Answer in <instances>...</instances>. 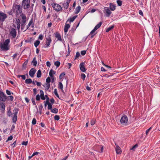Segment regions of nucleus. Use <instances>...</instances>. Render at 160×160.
I'll use <instances>...</instances> for the list:
<instances>
[{
    "instance_id": "nucleus-44",
    "label": "nucleus",
    "mask_w": 160,
    "mask_h": 160,
    "mask_svg": "<svg viewBox=\"0 0 160 160\" xmlns=\"http://www.w3.org/2000/svg\"><path fill=\"white\" fill-rule=\"evenodd\" d=\"M36 99L37 101H39L40 100V96L39 94H38L36 95Z\"/></svg>"
},
{
    "instance_id": "nucleus-42",
    "label": "nucleus",
    "mask_w": 160,
    "mask_h": 160,
    "mask_svg": "<svg viewBox=\"0 0 160 160\" xmlns=\"http://www.w3.org/2000/svg\"><path fill=\"white\" fill-rule=\"evenodd\" d=\"M32 103L34 105H35V107L37 108V107L36 105V104L35 100L33 98H32Z\"/></svg>"
},
{
    "instance_id": "nucleus-20",
    "label": "nucleus",
    "mask_w": 160,
    "mask_h": 160,
    "mask_svg": "<svg viewBox=\"0 0 160 160\" xmlns=\"http://www.w3.org/2000/svg\"><path fill=\"white\" fill-rule=\"evenodd\" d=\"M96 29L94 28L91 31L90 33V35H91V38H92L96 34V33L92 35L97 30Z\"/></svg>"
},
{
    "instance_id": "nucleus-5",
    "label": "nucleus",
    "mask_w": 160,
    "mask_h": 160,
    "mask_svg": "<svg viewBox=\"0 0 160 160\" xmlns=\"http://www.w3.org/2000/svg\"><path fill=\"white\" fill-rule=\"evenodd\" d=\"M7 17V16L6 14L0 12V22H3Z\"/></svg>"
},
{
    "instance_id": "nucleus-62",
    "label": "nucleus",
    "mask_w": 160,
    "mask_h": 160,
    "mask_svg": "<svg viewBox=\"0 0 160 160\" xmlns=\"http://www.w3.org/2000/svg\"><path fill=\"white\" fill-rule=\"evenodd\" d=\"M50 101L52 103H54L55 102L54 99L52 98L50 100Z\"/></svg>"
},
{
    "instance_id": "nucleus-35",
    "label": "nucleus",
    "mask_w": 160,
    "mask_h": 160,
    "mask_svg": "<svg viewBox=\"0 0 160 160\" xmlns=\"http://www.w3.org/2000/svg\"><path fill=\"white\" fill-rule=\"evenodd\" d=\"M28 62V60H27L23 63L22 67L23 68H26V66Z\"/></svg>"
},
{
    "instance_id": "nucleus-36",
    "label": "nucleus",
    "mask_w": 160,
    "mask_h": 160,
    "mask_svg": "<svg viewBox=\"0 0 160 160\" xmlns=\"http://www.w3.org/2000/svg\"><path fill=\"white\" fill-rule=\"evenodd\" d=\"M77 16H73V17L70 18V22H72L76 18Z\"/></svg>"
},
{
    "instance_id": "nucleus-52",
    "label": "nucleus",
    "mask_w": 160,
    "mask_h": 160,
    "mask_svg": "<svg viewBox=\"0 0 160 160\" xmlns=\"http://www.w3.org/2000/svg\"><path fill=\"white\" fill-rule=\"evenodd\" d=\"M12 138H13L12 136H10L9 137H8V140L6 141V142H7L8 141L11 140H12Z\"/></svg>"
},
{
    "instance_id": "nucleus-22",
    "label": "nucleus",
    "mask_w": 160,
    "mask_h": 160,
    "mask_svg": "<svg viewBox=\"0 0 160 160\" xmlns=\"http://www.w3.org/2000/svg\"><path fill=\"white\" fill-rule=\"evenodd\" d=\"M32 63H33L34 66H36L37 64V61L36 60V58L35 57H34L33 60L32 61Z\"/></svg>"
},
{
    "instance_id": "nucleus-8",
    "label": "nucleus",
    "mask_w": 160,
    "mask_h": 160,
    "mask_svg": "<svg viewBox=\"0 0 160 160\" xmlns=\"http://www.w3.org/2000/svg\"><path fill=\"white\" fill-rule=\"evenodd\" d=\"M7 99V97L4 93L0 91V100L5 102Z\"/></svg>"
},
{
    "instance_id": "nucleus-53",
    "label": "nucleus",
    "mask_w": 160,
    "mask_h": 160,
    "mask_svg": "<svg viewBox=\"0 0 160 160\" xmlns=\"http://www.w3.org/2000/svg\"><path fill=\"white\" fill-rule=\"evenodd\" d=\"M95 123V120H92L91 121V124L92 125H93Z\"/></svg>"
},
{
    "instance_id": "nucleus-61",
    "label": "nucleus",
    "mask_w": 160,
    "mask_h": 160,
    "mask_svg": "<svg viewBox=\"0 0 160 160\" xmlns=\"http://www.w3.org/2000/svg\"><path fill=\"white\" fill-rule=\"evenodd\" d=\"M46 65L48 67H49L50 66L51 64L48 61L46 62Z\"/></svg>"
},
{
    "instance_id": "nucleus-59",
    "label": "nucleus",
    "mask_w": 160,
    "mask_h": 160,
    "mask_svg": "<svg viewBox=\"0 0 160 160\" xmlns=\"http://www.w3.org/2000/svg\"><path fill=\"white\" fill-rule=\"evenodd\" d=\"M6 93H7V94L8 95H10L11 94L10 91H9V90H6Z\"/></svg>"
},
{
    "instance_id": "nucleus-50",
    "label": "nucleus",
    "mask_w": 160,
    "mask_h": 160,
    "mask_svg": "<svg viewBox=\"0 0 160 160\" xmlns=\"http://www.w3.org/2000/svg\"><path fill=\"white\" fill-rule=\"evenodd\" d=\"M81 77L83 79V80H84L85 78L86 77L84 73H82L81 75Z\"/></svg>"
},
{
    "instance_id": "nucleus-30",
    "label": "nucleus",
    "mask_w": 160,
    "mask_h": 160,
    "mask_svg": "<svg viewBox=\"0 0 160 160\" xmlns=\"http://www.w3.org/2000/svg\"><path fill=\"white\" fill-rule=\"evenodd\" d=\"M15 23L17 25H20V21L19 19L17 18L16 19V21L15 22Z\"/></svg>"
},
{
    "instance_id": "nucleus-3",
    "label": "nucleus",
    "mask_w": 160,
    "mask_h": 160,
    "mask_svg": "<svg viewBox=\"0 0 160 160\" xmlns=\"http://www.w3.org/2000/svg\"><path fill=\"white\" fill-rule=\"evenodd\" d=\"M18 112V109H15L13 111V115L12 118V122L14 123H15L17 119V114Z\"/></svg>"
},
{
    "instance_id": "nucleus-60",
    "label": "nucleus",
    "mask_w": 160,
    "mask_h": 160,
    "mask_svg": "<svg viewBox=\"0 0 160 160\" xmlns=\"http://www.w3.org/2000/svg\"><path fill=\"white\" fill-rule=\"evenodd\" d=\"M139 14L140 15H142V16H143V12H142V10H140L139 11Z\"/></svg>"
},
{
    "instance_id": "nucleus-27",
    "label": "nucleus",
    "mask_w": 160,
    "mask_h": 160,
    "mask_svg": "<svg viewBox=\"0 0 160 160\" xmlns=\"http://www.w3.org/2000/svg\"><path fill=\"white\" fill-rule=\"evenodd\" d=\"M40 43V41L39 40H37L34 43V45L35 47L37 48L39 45Z\"/></svg>"
},
{
    "instance_id": "nucleus-10",
    "label": "nucleus",
    "mask_w": 160,
    "mask_h": 160,
    "mask_svg": "<svg viewBox=\"0 0 160 160\" xmlns=\"http://www.w3.org/2000/svg\"><path fill=\"white\" fill-rule=\"evenodd\" d=\"M79 66L80 69L82 72H85L86 71V69H85V67L84 62H82L81 63Z\"/></svg>"
},
{
    "instance_id": "nucleus-41",
    "label": "nucleus",
    "mask_w": 160,
    "mask_h": 160,
    "mask_svg": "<svg viewBox=\"0 0 160 160\" xmlns=\"http://www.w3.org/2000/svg\"><path fill=\"white\" fill-rule=\"evenodd\" d=\"M117 2L119 6H121L122 5V1L120 0H117Z\"/></svg>"
},
{
    "instance_id": "nucleus-23",
    "label": "nucleus",
    "mask_w": 160,
    "mask_h": 160,
    "mask_svg": "<svg viewBox=\"0 0 160 160\" xmlns=\"http://www.w3.org/2000/svg\"><path fill=\"white\" fill-rule=\"evenodd\" d=\"M81 9V7L80 6H78L75 9V13L78 14L80 11Z\"/></svg>"
},
{
    "instance_id": "nucleus-33",
    "label": "nucleus",
    "mask_w": 160,
    "mask_h": 160,
    "mask_svg": "<svg viewBox=\"0 0 160 160\" xmlns=\"http://www.w3.org/2000/svg\"><path fill=\"white\" fill-rule=\"evenodd\" d=\"M65 75V72H63L62 73H61V74L60 75V76H59L60 78V79L64 77Z\"/></svg>"
},
{
    "instance_id": "nucleus-25",
    "label": "nucleus",
    "mask_w": 160,
    "mask_h": 160,
    "mask_svg": "<svg viewBox=\"0 0 160 160\" xmlns=\"http://www.w3.org/2000/svg\"><path fill=\"white\" fill-rule=\"evenodd\" d=\"M32 82V79L30 78L26 79L25 81V82L28 84L31 83Z\"/></svg>"
},
{
    "instance_id": "nucleus-31",
    "label": "nucleus",
    "mask_w": 160,
    "mask_h": 160,
    "mask_svg": "<svg viewBox=\"0 0 160 160\" xmlns=\"http://www.w3.org/2000/svg\"><path fill=\"white\" fill-rule=\"evenodd\" d=\"M17 77L18 78H20V77H22V78L23 79V80H25V79H26V77H25V75H18L17 76Z\"/></svg>"
},
{
    "instance_id": "nucleus-40",
    "label": "nucleus",
    "mask_w": 160,
    "mask_h": 160,
    "mask_svg": "<svg viewBox=\"0 0 160 160\" xmlns=\"http://www.w3.org/2000/svg\"><path fill=\"white\" fill-rule=\"evenodd\" d=\"M0 104L2 108L4 109L5 108V105L4 104L3 102H1L0 103Z\"/></svg>"
},
{
    "instance_id": "nucleus-7",
    "label": "nucleus",
    "mask_w": 160,
    "mask_h": 160,
    "mask_svg": "<svg viewBox=\"0 0 160 160\" xmlns=\"http://www.w3.org/2000/svg\"><path fill=\"white\" fill-rule=\"evenodd\" d=\"M10 35L12 36L13 38H15L16 36L17 32L14 28H11L9 31Z\"/></svg>"
},
{
    "instance_id": "nucleus-63",
    "label": "nucleus",
    "mask_w": 160,
    "mask_h": 160,
    "mask_svg": "<svg viewBox=\"0 0 160 160\" xmlns=\"http://www.w3.org/2000/svg\"><path fill=\"white\" fill-rule=\"evenodd\" d=\"M39 153V152H34L32 155V156H34L35 155H38V154Z\"/></svg>"
},
{
    "instance_id": "nucleus-34",
    "label": "nucleus",
    "mask_w": 160,
    "mask_h": 160,
    "mask_svg": "<svg viewBox=\"0 0 160 160\" xmlns=\"http://www.w3.org/2000/svg\"><path fill=\"white\" fill-rule=\"evenodd\" d=\"M51 112L54 113H57L58 112V109L57 108H54L51 110Z\"/></svg>"
},
{
    "instance_id": "nucleus-4",
    "label": "nucleus",
    "mask_w": 160,
    "mask_h": 160,
    "mask_svg": "<svg viewBox=\"0 0 160 160\" xmlns=\"http://www.w3.org/2000/svg\"><path fill=\"white\" fill-rule=\"evenodd\" d=\"M52 6L54 9L57 11H59L62 9V7L58 4L55 3H53Z\"/></svg>"
},
{
    "instance_id": "nucleus-54",
    "label": "nucleus",
    "mask_w": 160,
    "mask_h": 160,
    "mask_svg": "<svg viewBox=\"0 0 160 160\" xmlns=\"http://www.w3.org/2000/svg\"><path fill=\"white\" fill-rule=\"evenodd\" d=\"M48 109H51L52 108V106L51 104V103L49 104L48 105Z\"/></svg>"
},
{
    "instance_id": "nucleus-55",
    "label": "nucleus",
    "mask_w": 160,
    "mask_h": 160,
    "mask_svg": "<svg viewBox=\"0 0 160 160\" xmlns=\"http://www.w3.org/2000/svg\"><path fill=\"white\" fill-rule=\"evenodd\" d=\"M43 38V35H42V34H40V35H39V37H38V39L41 40H42Z\"/></svg>"
},
{
    "instance_id": "nucleus-13",
    "label": "nucleus",
    "mask_w": 160,
    "mask_h": 160,
    "mask_svg": "<svg viewBox=\"0 0 160 160\" xmlns=\"http://www.w3.org/2000/svg\"><path fill=\"white\" fill-rule=\"evenodd\" d=\"M21 16L22 19V25H23L25 24L26 22V17L24 14L23 13L21 14Z\"/></svg>"
},
{
    "instance_id": "nucleus-21",
    "label": "nucleus",
    "mask_w": 160,
    "mask_h": 160,
    "mask_svg": "<svg viewBox=\"0 0 160 160\" xmlns=\"http://www.w3.org/2000/svg\"><path fill=\"white\" fill-rule=\"evenodd\" d=\"M55 74V72L53 71L52 69H51L50 70L49 73V75L51 77H53V74Z\"/></svg>"
},
{
    "instance_id": "nucleus-18",
    "label": "nucleus",
    "mask_w": 160,
    "mask_h": 160,
    "mask_svg": "<svg viewBox=\"0 0 160 160\" xmlns=\"http://www.w3.org/2000/svg\"><path fill=\"white\" fill-rule=\"evenodd\" d=\"M105 11L106 13V16L108 17H109L110 14H111L112 12L108 8L106 9L105 10Z\"/></svg>"
},
{
    "instance_id": "nucleus-57",
    "label": "nucleus",
    "mask_w": 160,
    "mask_h": 160,
    "mask_svg": "<svg viewBox=\"0 0 160 160\" xmlns=\"http://www.w3.org/2000/svg\"><path fill=\"white\" fill-rule=\"evenodd\" d=\"M41 99L43 100H45V97L44 96V95H42L40 96Z\"/></svg>"
},
{
    "instance_id": "nucleus-32",
    "label": "nucleus",
    "mask_w": 160,
    "mask_h": 160,
    "mask_svg": "<svg viewBox=\"0 0 160 160\" xmlns=\"http://www.w3.org/2000/svg\"><path fill=\"white\" fill-rule=\"evenodd\" d=\"M46 90H48L49 89L50 87V84L49 83H46Z\"/></svg>"
},
{
    "instance_id": "nucleus-9",
    "label": "nucleus",
    "mask_w": 160,
    "mask_h": 160,
    "mask_svg": "<svg viewBox=\"0 0 160 160\" xmlns=\"http://www.w3.org/2000/svg\"><path fill=\"white\" fill-rule=\"evenodd\" d=\"M120 122L122 124L126 123L128 122V118L127 116L125 115L123 116L120 119Z\"/></svg>"
},
{
    "instance_id": "nucleus-12",
    "label": "nucleus",
    "mask_w": 160,
    "mask_h": 160,
    "mask_svg": "<svg viewBox=\"0 0 160 160\" xmlns=\"http://www.w3.org/2000/svg\"><path fill=\"white\" fill-rule=\"evenodd\" d=\"M36 72V70H35L33 68H32L29 72V75L31 77H33L34 75Z\"/></svg>"
},
{
    "instance_id": "nucleus-45",
    "label": "nucleus",
    "mask_w": 160,
    "mask_h": 160,
    "mask_svg": "<svg viewBox=\"0 0 160 160\" xmlns=\"http://www.w3.org/2000/svg\"><path fill=\"white\" fill-rule=\"evenodd\" d=\"M80 55V53L78 52H77L75 57V59H76L77 58H78Z\"/></svg>"
},
{
    "instance_id": "nucleus-49",
    "label": "nucleus",
    "mask_w": 160,
    "mask_h": 160,
    "mask_svg": "<svg viewBox=\"0 0 160 160\" xmlns=\"http://www.w3.org/2000/svg\"><path fill=\"white\" fill-rule=\"evenodd\" d=\"M86 52V50H83L82 51H81V53L82 55H84Z\"/></svg>"
},
{
    "instance_id": "nucleus-51",
    "label": "nucleus",
    "mask_w": 160,
    "mask_h": 160,
    "mask_svg": "<svg viewBox=\"0 0 160 160\" xmlns=\"http://www.w3.org/2000/svg\"><path fill=\"white\" fill-rule=\"evenodd\" d=\"M28 143V141H26V142L23 141V142H22V145H25V146H26V145H27Z\"/></svg>"
},
{
    "instance_id": "nucleus-1",
    "label": "nucleus",
    "mask_w": 160,
    "mask_h": 160,
    "mask_svg": "<svg viewBox=\"0 0 160 160\" xmlns=\"http://www.w3.org/2000/svg\"><path fill=\"white\" fill-rule=\"evenodd\" d=\"M10 42L9 39H7L5 40L4 43L1 44V50L2 51H7L9 49L8 45Z\"/></svg>"
},
{
    "instance_id": "nucleus-56",
    "label": "nucleus",
    "mask_w": 160,
    "mask_h": 160,
    "mask_svg": "<svg viewBox=\"0 0 160 160\" xmlns=\"http://www.w3.org/2000/svg\"><path fill=\"white\" fill-rule=\"evenodd\" d=\"M151 128H152V127H150L149 129H147L146 130V135H147L148 134L149 132L151 129Z\"/></svg>"
},
{
    "instance_id": "nucleus-58",
    "label": "nucleus",
    "mask_w": 160,
    "mask_h": 160,
    "mask_svg": "<svg viewBox=\"0 0 160 160\" xmlns=\"http://www.w3.org/2000/svg\"><path fill=\"white\" fill-rule=\"evenodd\" d=\"M32 23V19L30 20V21L29 22V23L28 24V27H30Z\"/></svg>"
},
{
    "instance_id": "nucleus-14",
    "label": "nucleus",
    "mask_w": 160,
    "mask_h": 160,
    "mask_svg": "<svg viewBox=\"0 0 160 160\" xmlns=\"http://www.w3.org/2000/svg\"><path fill=\"white\" fill-rule=\"evenodd\" d=\"M115 144L116 145L115 150L117 154H120L122 152L121 148L118 145H117L116 143H115Z\"/></svg>"
},
{
    "instance_id": "nucleus-48",
    "label": "nucleus",
    "mask_w": 160,
    "mask_h": 160,
    "mask_svg": "<svg viewBox=\"0 0 160 160\" xmlns=\"http://www.w3.org/2000/svg\"><path fill=\"white\" fill-rule=\"evenodd\" d=\"M36 120L35 118H34L32 120V124L33 125H35L36 124Z\"/></svg>"
},
{
    "instance_id": "nucleus-26",
    "label": "nucleus",
    "mask_w": 160,
    "mask_h": 160,
    "mask_svg": "<svg viewBox=\"0 0 160 160\" xmlns=\"http://www.w3.org/2000/svg\"><path fill=\"white\" fill-rule=\"evenodd\" d=\"M42 73L41 71L40 70H38V72L37 73V78H40L41 76Z\"/></svg>"
},
{
    "instance_id": "nucleus-64",
    "label": "nucleus",
    "mask_w": 160,
    "mask_h": 160,
    "mask_svg": "<svg viewBox=\"0 0 160 160\" xmlns=\"http://www.w3.org/2000/svg\"><path fill=\"white\" fill-rule=\"evenodd\" d=\"M35 82H36L37 83V85L38 86H40L41 85V82H38L36 81Z\"/></svg>"
},
{
    "instance_id": "nucleus-17",
    "label": "nucleus",
    "mask_w": 160,
    "mask_h": 160,
    "mask_svg": "<svg viewBox=\"0 0 160 160\" xmlns=\"http://www.w3.org/2000/svg\"><path fill=\"white\" fill-rule=\"evenodd\" d=\"M109 5V8L110 10L112 11H114L116 8V6L112 3H110Z\"/></svg>"
},
{
    "instance_id": "nucleus-37",
    "label": "nucleus",
    "mask_w": 160,
    "mask_h": 160,
    "mask_svg": "<svg viewBox=\"0 0 160 160\" xmlns=\"http://www.w3.org/2000/svg\"><path fill=\"white\" fill-rule=\"evenodd\" d=\"M60 63L59 61H57L55 62H54V65L56 66L57 67H58L60 66Z\"/></svg>"
},
{
    "instance_id": "nucleus-16",
    "label": "nucleus",
    "mask_w": 160,
    "mask_h": 160,
    "mask_svg": "<svg viewBox=\"0 0 160 160\" xmlns=\"http://www.w3.org/2000/svg\"><path fill=\"white\" fill-rule=\"evenodd\" d=\"M68 20L67 21L64 27V31L65 32H68V29L70 27V25L67 23Z\"/></svg>"
},
{
    "instance_id": "nucleus-11",
    "label": "nucleus",
    "mask_w": 160,
    "mask_h": 160,
    "mask_svg": "<svg viewBox=\"0 0 160 160\" xmlns=\"http://www.w3.org/2000/svg\"><path fill=\"white\" fill-rule=\"evenodd\" d=\"M70 0H68L66 2H64L62 4V8L64 9H67L68 8Z\"/></svg>"
},
{
    "instance_id": "nucleus-6",
    "label": "nucleus",
    "mask_w": 160,
    "mask_h": 160,
    "mask_svg": "<svg viewBox=\"0 0 160 160\" xmlns=\"http://www.w3.org/2000/svg\"><path fill=\"white\" fill-rule=\"evenodd\" d=\"M50 36V35H48L47 36H45L47 41L45 45L46 46V47L47 48H48L49 46L52 41Z\"/></svg>"
},
{
    "instance_id": "nucleus-43",
    "label": "nucleus",
    "mask_w": 160,
    "mask_h": 160,
    "mask_svg": "<svg viewBox=\"0 0 160 160\" xmlns=\"http://www.w3.org/2000/svg\"><path fill=\"white\" fill-rule=\"evenodd\" d=\"M50 81V78L49 77H48L46 80V82L47 83H49Z\"/></svg>"
},
{
    "instance_id": "nucleus-29",
    "label": "nucleus",
    "mask_w": 160,
    "mask_h": 160,
    "mask_svg": "<svg viewBox=\"0 0 160 160\" xmlns=\"http://www.w3.org/2000/svg\"><path fill=\"white\" fill-rule=\"evenodd\" d=\"M114 27V26L112 25L110 27H109L106 30V32H108L111 29H112Z\"/></svg>"
},
{
    "instance_id": "nucleus-39",
    "label": "nucleus",
    "mask_w": 160,
    "mask_h": 160,
    "mask_svg": "<svg viewBox=\"0 0 160 160\" xmlns=\"http://www.w3.org/2000/svg\"><path fill=\"white\" fill-rule=\"evenodd\" d=\"M54 119L56 120H58L60 119V117L58 115H56L54 117Z\"/></svg>"
},
{
    "instance_id": "nucleus-47",
    "label": "nucleus",
    "mask_w": 160,
    "mask_h": 160,
    "mask_svg": "<svg viewBox=\"0 0 160 160\" xmlns=\"http://www.w3.org/2000/svg\"><path fill=\"white\" fill-rule=\"evenodd\" d=\"M12 113L11 111L10 110H9L8 111V113H7L8 115V116L10 117L12 115Z\"/></svg>"
},
{
    "instance_id": "nucleus-46",
    "label": "nucleus",
    "mask_w": 160,
    "mask_h": 160,
    "mask_svg": "<svg viewBox=\"0 0 160 160\" xmlns=\"http://www.w3.org/2000/svg\"><path fill=\"white\" fill-rule=\"evenodd\" d=\"M138 147V145L136 144L135 145H134L132 147V148H131L130 149L132 150L133 151L135 150V149L136 148Z\"/></svg>"
},
{
    "instance_id": "nucleus-38",
    "label": "nucleus",
    "mask_w": 160,
    "mask_h": 160,
    "mask_svg": "<svg viewBox=\"0 0 160 160\" xmlns=\"http://www.w3.org/2000/svg\"><path fill=\"white\" fill-rule=\"evenodd\" d=\"M54 94H55V95L58 98H59V95L58 94V92H57V89H54Z\"/></svg>"
},
{
    "instance_id": "nucleus-2",
    "label": "nucleus",
    "mask_w": 160,
    "mask_h": 160,
    "mask_svg": "<svg viewBox=\"0 0 160 160\" xmlns=\"http://www.w3.org/2000/svg\"><path fill=\"white\" fill-rule=\"evenodd\" d=\"M30 0H23L22 2V5L24 9L28 8L30 6Z\"/></svg>"
},
{
    "instance_id": "nucleus-28",
    "label": "nucleus",
    "mask_w": 160,
    "mask_h": 160,
    "mask_svg": "<svg viewBox=\"0 0 160 160\" xmlns=\"http://www.w3.org/2000/svg\"><path fill=\"white\" fill-rule=\"evenodd\" d=\"M63 86L61 82H59V88L61 89L62 92H63Z\"/></svg>"
},
{
    "instance_id": "nucleus-19",
    "label": "nucleus",
    "mask_w": 160,
    "mask_h": 160,
    "mask_svg": "<svg viewBox=\"0 0 160 160\" xmlns=\"http://www.w3.org/2000/svg\"><path fill=\"white\" fill-rule=\"evenodd\" d=\"M55 37L58 39V40L59 41L62 40V38L60 34L58 32L55 33Z\"/></svg>"
},
{
    "instance_id": "nucleus-15",
    "label": "nucleus",
    "mask_w": 160,
    "mask_h": 160,
    "mask_svg": "<svg viewBox=\"0 0 160 160\" xmlns=\"http://www.w3.org/2000/svg\"><path fill=\"white\" fill-rule=\"evenodd\" d=\"M14 7L17 12H18L21 13L22 12V9L21 8L20 6L19 5H15L14 6Z\"/></svg>"
},
{
    "instance_id": "nucleus-24",
    "label": "nucleus",
    "mask_w": 160,
    "mask_h": 160,
    "mask_svg": "<svg viewBox=\"0 0 160 160\" xmlns=\"http://www.w3.org/2000/svg\"><path fill=\"white\" fill-rule=\"evenodd\" d=\"M102 24V22H100L94 28H95V29H96L97 30L101 27Z\"/></svg>"
}]
</instances>
